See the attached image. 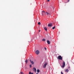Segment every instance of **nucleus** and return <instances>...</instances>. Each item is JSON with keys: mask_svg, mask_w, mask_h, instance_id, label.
Returning <instances> with one entry per match:
<instances>
[{"mask_svg": "<svg viewBox=\"0 0 74 74\" xmlns=\"http://www.w3.org/2000/svg\"><path fill=\"white\" fill-rule=\"evenodd\" d=\"M52 26V23H51L48 24V26L49 27H51Z\"/></svg>", "mask_w": 74, "mask_h": 74, "instance_id": "5", "label": "nucleus"}, {"mask_svg": "<svg viewBox=\"0 0 74 74\" xmlns=\"http://www.w3.org/2000/svg\"><path fill=\"white\" fill-rule=\"evenodd\" d=\"M68 68H69V69H70V66H69V67H68Z\"/></svg>", "mask_w": 74, "mask_h": 74, "instance_id": "23", "label": "nucleus"}, {"mask_svg": "<svg viewBox=\"0 0 74 74\" xmlns=\"http://www.w3.org/2000/svg\"><path fill=\"white\" fill-rule=\"evenodd\" d=\"M47 65V63L46 62L44 65L43 66V68H45V67H46Z\"/></svg>", "mask_w": 74, "mask_h": 74, "instance_id": "4", "label": "nucleus"}, {"mask_svg": "<svg viewBox=\"0 0 74 74\" xmlns=\"http://www.w3.org/2000/svg\"><path fill=\"white\" fill-rule=\"evenodd\" d=\"M21 74H23V72H21Z\"/></svg>", "mask_w": 74, "mask_h": 74, "instance_id": "20", "label": "nucleus"}, {"mask_svg": "<svg viewBox=\"0 0 74 74\" xmlns=\"http://www.w3.org/2000/svg\"><path fill=\"white\" fill-rule=\"evenodd\" d=\"M68 2L69 1H70V0H68Z\"/></svg>", "mask_w": 74, "mask_h": 74, "instance_id": "24", "label": "nucleus"}, {"mask_svg": "<svg viewBox=\"0 0 74 74\" xmlns=\"http://www.w3.org/2000/svg\"><path fill=\"white\" fill-rule=\"evenodd\" d=\"M47 42L48 44H50V42L49 40H47Z\"/></svg>", "mask_w": 74, "mask_h": 74, "instance_id": "10", "label": "nucleus"}, {"mask_svg": "<svg viewBox=\"0 0 74 74\" xmlns=\"http://www.w3.org/2000/svg\"><path fill=\"white\" fill-rule=\"evenodd\" d=\"M65 72H67V73L68 72H69V70H68V69H66L65 71Z\"/></svg>", "mask_w": 74, "mask_h": 74, "instance_id": "11", "label": "nucleus"}, {"mask_svg": "<svg viewBox=\"0 0 74 74\" xmlns=\"http://www.w3.org/2000/svg\"><path fill=\"white\" fill-rule=\"evenodd\" d=\"M45 15H47V16H48V15H50V14H49V13L46 12L45 13Z\"/></svg>", "mask_w": 74, "mask_h": 74, "instance_id": "6", "label": "nucleus"}, {"mask_svg": "<svg viewBox=\"0 0 74 74\" xmlns=\"http://www.w3.org/2000/svg\"><path fill=\"white\" fill-rule=\"evenodd\" d=\"M29 67L30 68H31V67H32V65H29Z\"/></svg>", "mask_w": 74, "mask_h": 74, "instance_id": "19", "label": "nucleus"}, {"mask_svg": "<svg viewBox=\"0 0 74 74\" xmlns=\"http://www.w3.org/2000/svg\"><path fill=\"white\" fill-rule=\"evenodd\" d=\"M25 62L26 64H27V60H25Z\"/></svg>", "mask_w": 74, "mask_h": 74, "instance_id": "15", "label": "nucleus"}, {"mask_svg": "<svg viewBox=\"0 0 74 74\" xmlns=\"http://www.w3.org/2000/svg\"><path fill=\"white\" fill-rule=\"evenodd\" d=\"M40 30H39V32H40Z\"/></svg>", "mask_w": 74, "mask_h": 74, "instance_id": "25", "label": "nucleus"}, {"mask_svg": "<svg viewBox=\"0 0 74 74\" xmlns=\"http://www.w3.org/2000/svg\"><path fill=\"white\" fill-rule=\"evenodd\" d=\"M30 61L31 63H32V64H34V62H33V61H32V60H30Z\"/></svg>", "mask_w": 74, "mask_h": 74, "instance_id": "7", "label": "nucleus"}, {"mask_svg": "<svg viewBox=\"0 0 74 74\" xmlns=\"http://www.w3.org/2000/svg\"><path fill=\"white\" fill-rule=\"evenodd\" d=\"M33 70L34 71H35V72H36V69L35 68H33Z\"/></svg>", "mask_w": 74, "mask_h": 74, "instance_id": "9", "label": "nucleus"}, {"mask_svg": "<svg viewBox=\"0 0 74 74\" xmlns=\"http://www.w3.org/2000/svg\"><path fill=\"white\" fill-rule=\"evenodd\" d=\"M40 23H40V22H39L38 23V25H40Z\"/></svg>", "mask_w": 74, "mask_h": 74, "instance_id": "18", "label": "nucleus"}, {"mask_svg": "<svg viewBox=\"0 0 74 74\" xmlns=\"http://www.w3.org/2000/svg\"><path fill=\"white\" fill-rule=\"evenodd\" d=\"M49 1H50V0H47V2H49Z\"/></svg>", "mask_w": 74, "mask_h": 74, "instance_id": "21", "label": "nucleus"}, {"mask_svg": "<svg viewBox=\"0 0 74 74\" xmlns=\"http://www.w3.org/2000/svg\"><path fill=\"white\" fill-rule=\"evenodd\" d=\"M44 14H45V11H42V15L44 16Z\"/></svg>", "mask_w": 74, "mask_h": 74, "instance_id": "8", "label": "nucleus"}, {"mask_svg": "<svg viewBox=\"0 0 74 74\" xmlns=\"http://www.w3.org/2000/svg\"><path fill=\"white\" fill-rule=\"evenodd\" d=\"M44 29L46 30V31H47V27H45Z\"/></svg>", "mask_w": 74, "mask_h": 74, "instance_id": "12", "label": "nucleus"}, {"mask_svg": "<svg viewBox=\"0 0 74 74\" xmlns=\"http://www.w3.org/2000/svg\"><path fill=\"white\" fill-rule=\"evenodd\" d=\"M35 53L36 55H38L40 53V51L38 50H37L35 52Z\"/></svg>", "mask_w": 74, "mask_h": 74, "instance_id": "3", "label": "nucleus"}, {"mask_svg": "<svg viewBox=\"0 0 74 74\" xmlns=\"http://www.w3.org/2000/svg\"><path fill=\"white\" fill-rule=\"evenodd\" d=\"M29 74H33V73H31V72H29Z\"/></svg>", "mask_w": 74, "mask_h": 74, "instance_id": "16", "label": "nucleus"}, {"mask_svg": "<svg viewBox=\"0 0 74 74\" xmlns=\"http://www.w3.org/2000/svg\"><path fill=\"white\" fill-rule=\"evenodd\" d=\"M55 29V26L52 27V29Z\"/></svg>", "mask_w": 74, "mask_h": 74, "instance_id": "17", "label": "nucleus"}, {"mask_svg": "<svg viewBox=\"0 0 74 74\" xmlns=\"http://www.w3.org/2000/svg\"><path fill=\"white\" fill-rule=\"evenodd\" d=\"M57 59L59 60H62V57L61 56H59L58 57Z\"/></svg>", "mask_w": 74, "mask_h": 74, "instance_id": "1", "label": "nucleus"}, {"mask_svg": "<svg viewBox=\"0 0 74 74\" xmlns=\"http://www.w3.org/2000/svg\"><path fill=\"white\" fill-rule=\"evenodd\" d=\"M45 50H47V48H46L45 47Z\"/></svg>", "mask_w": 74, "mask_h": 74, "instance_id": "22", "label": "nucleus"}, {"mask_svg": "<svg viewBox=\"0 0 74 74\" xmlns=\"http://www.w3.org/2000/svg\"><path fill=\"white\" fill-rule=\"evenodd\" d=\"M40 71L39 70V69H38L37 70V73H40Z\"/></svg>", "mask_w": 74, "mask_h": 74, "instance_id": "14", "label": "nucleus"}, {"mask_svg": "<svg viewBox=\"0 0 74 74\" xmlns=\"http://www.w3.org/2000/svg\"><path fill=\"white\" fill-rule=\"evenodd\" d=\"M65 66V62L64 61L62 63V67H64Z\"/></svg>", "mask_w": 74, "mask_h": 74, "instance_id": "2", "label": "nucleus"}, {"mask_svg": "<svg viewBox=\"0 0 74 74\" xmlns=\"http://www.w3.org/2000/svg\"><path fill=\"white\" fill-rule=\"evenodd\" d=\"M42 41H46V40L44 38L43 39H42Z\"/></svg>", "mask_w": 74, "mask_h": 74, "instance_id": "13", "label": "nucleus"}]
</instances>
